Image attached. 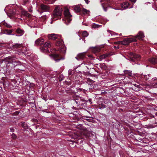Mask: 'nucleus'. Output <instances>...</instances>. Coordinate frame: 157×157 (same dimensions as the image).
<instances>
[{
	"label": "nucleus",
	"mask_w": 157,
	"mask_h": 157,
	"mask_svg": "<svg viewBox=\"0 0 157 157\" xmlns=\"http://www.w3.org/2000/svg\"><path fill=\"white\" fill-rule=\"evenodd\" d=\"M100 26H101V25H97L95 23H93V24H92V25H91L92 27V28H94V29L98 28Z\"/></svg>",
	"instance_id": "obj_25"
},
{
	"label": "nucleus",
	"mask_w": 157,
	"mask_h": 157,
	"mask_svg": "<svg viewBox=\"0 0 157 157\" xmlns=\"http://www.w3.org/2000/svg\"><path fill=\"white\" fill-rule=\"evenodd\" d=\"M120 76H121V75H118V78L120 77Z\"/></svg>",
	"instance_id": "obj_43"
},
{
	"label": "nucleus",
	"mask_w": 157,
	"mask_h": 157,
	"mask_svg": "<svg viewBox=\"0 0 157 157\" xmlns=\"http://www.w3.org/2000/svg\"><path fill=\"white\" fill-rule=\"evenodd\" d=\"M52 22H51V23L52 24Z\"/></svg>",
	"instance_id": "obj_50"
},
{
	"label": "nucleus",
	"mask_w": 157,
	"mask_h": 157,
	"mask_svg": "<svg viewBox=\"0 0 157 157\" xmlns=\"http://www.w3.org/2000/svg\"><path fill=\"white\" fill-rule=\"evenodd\" d=\"M21 14L22 15L27 17H29L30 16V14L27 11L25 10H23L21 12Z\"/></svg>",
	"instance_id": "obj_19"
},
{
	"label": "nucleus",
	"mask_w": 157,
	"mask_h": 157,
	"mask_svg": "<svg viewBox=\"0 0 157 157\" xmlns=\"http://www.w3.org/2000/svg\"><path fill=\"white\" fill-rule=\"evenodd\" d=\"M64 14L65 16V22L67 25H68L72 20V15L70 14L68 9L67 8L64 9Z\"/></svg>",
	"instance_id": "obj_4"
},
{
	"label": "nucleus",
	"mask_w": 157,
	"mask_h": 157,
	"mask_svg": "<svg viewBox=\"0 0 157 157\" xmlns=\"http://www.w3.org/2000/svg\"><path fill=\"white\" fill-rule=\"evenodd\" d=\"M16 32L17 33L19 34V36H21L23 34L24 31L20 28H18L17 29Z\"/></svg>",
	"instance_id": "obj_18"
},
{
	"label": "nucleus",
	"mask_w": 157,
	"mask_h": 157,
	"mask_svg": "<svg viewBox=\"0 0 157 157\" xmlns=\"http://www.w3.org/2000/svg\"><path fill=\"white\" fill-rule=\"evenodd\" d=\"M84 25H85L86 26H87V25H86V24H84Z\"/></svg>",
	"instance_id": "obj_47"
},
{
	"label": "nucleus",
	"mask_w": 157,
	"mask_h": 157,
	"mask_svg": "<svg viewBox=\"0 0 157 157\" xmlns=\"http://www.w3.org/2000/svg\"><path fill=\"white\" fill-rule=\"evenodd\" d=\"M51 56L56 62H59L61 59H63V58H61L59 55L58 54H52L51 55Z\"/></svg>",
	"instance_id": "obj_10"
},
{
	"label": "nucleus",
	"mask_w": 157,
	"mask_h": 157,
	"mask_svg": "<svg viewBox=\"0 0 157 157\" xmlns=\"http://www.w3.org/2000/svg\"><path fill=\"white\" fill-rule=\"evenodd\" d=\"M121 6L123 9H126L127 8H133L132 5L129 6V4L127 2H124L121 4Z\"/></svg>",
	"instance_id": "obj_11"
},
{
	"label": "nucleus",
	"mask_w": 157,
	"mask_h": 157,
	"mask_svg": "<svg viewBox=\"0 0 157 157\" xmlns=\"http://www.w3.org/2000/svg\"><path fill=\"white\" fill-rule=\"evenodd\" d=\"M74 101L76 103L75 105L77 106H78L82 101H84V100L80 97H76L74 99Z\"/></svg>",
	"instance_id": "obj_9"
},
{
	"label": "nucleus",
	"mask_w": 157,
	"mask_h": 157,
	"mask_svg": "<svg viewBox=\"0 0 157 157\" xmlns=\"http://www.w3.org/2000/svg\"><path fill=\"white\" fill-rule=\"evenodd\" d=\"M63 10L59 7H56L53 12V17L52 18L54 20L60 19Z\"/></svg>",
	"instance_id": "obj_2"
},
{
	"label": "nucleus",
	"mask_w": 157,
	"mask_h": 157,
	"mask_svg": "<svg viewBox=\"0 0 157 157\" xmlns=\"http://www.w3.org/2000/svg\"><path fill=\"white\" fill-rule=\"evenodd\" d=\"M121 43V42L120 41H118V44H120Z\"/></svg>",
	"instance_id": "obj_44"
},
{
	"label": "nucleus",
	"mask_w": 157,
	"mask_h": 157,
	"mask_svg": "<svg viewBox=\"0 0 157 157\" xmlns=\"http://www.w3.org/2000/svg\"><path fill=\"white\" fill-rule=\"evenodd\" d=\"M84 25H85L86 26H87V25H86V24H84Z\"/></svg>",
	"instance_id": "obj_48"
},
{
	"label": "nucleus",
	"mask_w": 157,
	"mask_h": 157,
	"mask_svg": "<svg viewBox=\"0 0 157 157\" xmlns=\"http://www.w3.org/2000/svg\"><path fill=\"white\" fill-rule=\"evenodd\" d=\"M41 10L44 12L48 11L49 10V7L48 6L42 4L40 6Z\"/></svg>",
	"instance_id": "obj_14"
},
{
	"label": "nucleus",
	"mask_w": 157,
	"mask_h": 157,
	"mask_svg": "<svg viewBox=\"0 0 157 157\" xmlns=\"http://www.w3.org/2000/svg\"><path fill=\"white\" fill-rule=\"evenodd\" d=\"M124 74L128 75V76L132 77V78H134L133 77V74L132 73V71L130 70H125L124 71Z\"/></svg>",
	"instance_id": "obj_13"
},
{
	"label": "nucleus",
	"mask_w": 157,
	"mask_h": 157,
	"mask_svg": "<svg viewBox=\"0 0 157 157\" xmlns=\"http://www.w3.org/2000/svg\"><path fill=\"white\" fill-rule=\"evenodd\" d=\"M74 10L76 12H80L81 11V10L80 7L78 6H75L74 8Z\"/></svg>",
	"instance_id": "obj_21"
},
{
	"label": "nucleus",
	"mask_w": 157,
	"mask_h": 157,
	"mask_svg": "<svg viewBox=\"0 0 157 157\" xmlns=\"http://www.w3.org/2000/svg\"><path fill=\"white\" fill-rule=\"evenodd\" d=\"M2 62L5 63L7 68H9L10 66V64H12L14 66H16L21 64V62L20 61L15 60V57L14 56L6 57L2 60Z\"/></svg>",
	"instance_id": "obj_1"
},
{
	"label": "nucleus",
	"mask_w": 157,
	"mask_h": 157,
	"mask_svg": "<svg viewBox=\"0 0 157 157\" xmlns=\"http://www.w3.org/2000/svg\"><path fill=\"white\" fill-rule=\"evenodd\" d=\"M149 61L152 64L155 65L157 64V59L154 57L149 58Z\"/></svg>",
	"instance_id": "obj_15"
},
{
	"label": "nucleus",
	"mask_w": 157,
	"mask_h": 157,
	"mask_svg": "<svg viewBox=\"0 0 157 157\" xmlns=\"http://www.w3.org/2000/svg\"><path fill=\"white\" fill-rule=\"evenodd\" d=\"M84 25H85L86 26H87V25H86V24H84Z\"/></svg>",
	"instance_id": "obj_45"
},
{
	"label": "nucleus",
	"mask_w": 157,
	"mask_h": 157,
	"mask_svg": "<svg viewBox=\"0 0 157 157\" xmlns=\"http://www.w3.org/2000/svg\"><path fill=\"white\" fill-rule=\"evenodd\" d=\"M51 44L50 42H45L42 47H41L40 49L42 52H47L48 51V48L51 47Z\"/></svg>",
	"instance_id": "obj_6"
},
{
	"label": "nucleus",
	"mask_w": 157,
	"mask_h": 157,
	"mask_svg": "<svg viewBox=\"0 0 157 157\" xmlns=\"http://www.w3.org/2000/svg\"><path fill=\"white\" fill-rule=\"evenodd\" d=\"M19 112L18 111H17L15 113V115H17L19 114Z\"/></svg>",
	"instance_id": "obj_36"
},
{
	"label": "nucleus",
	"mask_w": 157,
	"mask_h": 157,
	"mask_svg": "<svg viewBox=\"0 0 157 157\" xmlns=\"http://www.w3.org/2000/svg\"><path fill=\"white\" fill-rule=\"evenodd\" d=\"M86 57L85 52H82L78 54L75 58L77 60H80L84 59Z\"/></svg>",
	"instance_id": "obj_8"
},
{
	"label": "nucleus",
	"mask_w": 157,
	"mask_h": 157,
	"mask_svg": "<svg viewBox=\"0 0 157 157\" xmlns=\"http://www.w3.org/2000/svg\"><path fill=\"white\" fill-rule=\"evenodd\" d=\"M22 45L21 44H16L13 46V48L14 50L17 49H20L21 48Z\"/></svg>",
	"instance_id": "obj_17"
},
{
	"label": "nucleus",
	"mask_w": 157,
	"mask_h": 157,
	"mask_svg": "<svg viewBox=\"0 0 157 157\" xmlns=\"http://www.w3.org/2000/svg\"><path fill=\"white\" fill-rule=\"evenodd\" d=\"M130 1H131L132 2L135 3L136 2V0H129Z\"/></svg>",
	"instance_id": "obj_33"
},
{
	"label": "nucleus",
	"mask_w": 157,
	"mask_h": 157,
	"mask_svg": "<svg viewBox=\"0 0 157 157\" xmlns=\"http://www.w3.org/2000/svg\"><path fill=\"white\" fill-rule=\"evenodd\" d=\"M122 79H120V80H122Z\"/></svg>",
	"instance_id": "obj_53"
},
{
	"label": "nucleus",
	"mask_w": 157,
	"mask_h": 157,
	"mask_svg": "<svg viewBox=\"0 0 157 157\" xmlns=\"http://www.w3.org/2000/svg\"><path fill=\"white\" fill-rule=\"evenodd\" d=\"M63 75H61L59 76L58 79L59 81H61L63 79Z\"/></svg>",
	"instance_id": "obj_29"
},
{
	"label": "nucleus",
	"mask_w": 157,
	"mask_h": 157,
	"mask_svg": "<svg viewBox=\"0 0 157 157\" xmlns=\"http://www.w3.org/2000/svg\"><path fill=\"white\" fill-rule=\"evenodd\" d=\"M2 24L8 28H10L12 27L11 25L7 24L5 21H3L2 23Z\"/></svg>",
	"instance_id": "obj_23"
},
{
	"label": "nucleus",
	"mask_w": 157,
	"mask_h": 157,
	"mask_svg": "<svg viewBox=\"0 0 157 157\" xmlns=\"http://www.w3.org/2000/svg\"><path fill=\"white\" fill-rule=\"evenodd\" d=\"M102 7H103V9H104V11H107V8H105L104 7V6H103V4H102Z\"/></svg>",
	"instance_id": "obj_32"
},
{
	"label": "nucleus",
	"mask_w": 157,
	"mask_h": 157,
	"mask_svg": "<svg viewBox=\"0 0 157 157\" xmlns=\"http://www.w3.org/2000/svg\"><path fill=\"white\" fill-rule=\"evenodd\" d=\"M121 35V34H120V35Z\"/></svg>",
	"instance_id": "obj_52"
},
{
	"label": "nucleus",
	"mask_w": 157,
	"mask_h": 157,
	"mask_svg": "<svg viewBox=\"0 0 157 157\" xmlns=\"http://www.w3.org/2000/svg\"><path fill=\"white\" fill-rule=\"evenodd\" d=\"M108 32H110V31H109V30H108Z\"/></svg>",
	"instance_id": "obj_51"
},
{
	"label": "nucleus",
	"mask_w": 157,
	"mask_h": 157,
	"mask_svg": "<svg viewBox=\"0 0 157 157\" xmlns=\"http://www.w3.org/2000/svg\"><path fill=\"white\" fill-rule=\"evenodd\" d=\"M125 90L123 88L121 87H118V91L121 94H123L125 92Z\"/></svg>",
	"instance_id": "obj_26"
},
{
	"label": "nucleus",
	"mask_w": 157,
	"mask_h": 157,
	"mask_svg": "<svg viewBox=\"0 0 157 157\" xmlns=\"http://www.w3.org/2000/svg\"><path fill=\"white\" fill-rule=\"evenodd\" d=\"M48 38L50 39L54 40H56L57 39L59 40L60 38H61V36L57 34H52L48 35Z\"/></svg>",
	"instance_id": "obj_7"
},
{
	"label": "nucleus",
	"mask_w": 157,
	"mask_h": 157,
	"mask_svg": "<svg viewBox=\"0 0 157 157\" xmlns=\"http://www.w3.org/2000/svg\"><path fill=\"white\" fill-rule=\"evenodd\" d=\"M84 25H85L86 26H87V25H86V24H84Z\"/></svg>",
	"instance_id": "obj_49"
},
{
	"label": "nucleus",
	"mask_w": 157,
	"mask_h": 157,
	"mask_svg": "<svg viewBox=\"0 0 157 157\" xmlns=\"http://www.w3.org/2000/svg\"><path fill=\"white\" fill-rule=\"evenodd\" d=\"M88 101L90 102V103L91 104L92 103L91 102V99H90L88 100Z\"/></svg>",
	"instance_id": "obj_38"
},
{
	"label": "nucleus",
	"mask_w": 157,
	"mask_h": 157,
	"mask_svg": "<svg viewBox=\"0 0 157 157\" xmlns=\"http://www.w3.org/2000/svg\"><path fill=\"white\" fill-rule=\"evenodd\" d=\"M81 11L84 14L87 13L88 12H89L88 10H87L85 9H82Z\"/></svg>",
	"instance_id": "obj_27"
},
{
	"label": "nucleus",
	"mask_w": 157,
	"mask_h": 157,
	"mask_svg": "<svg viewBox=\"0 0 157 157\" xmlns=\"http://www.w3.org/2000/svg\"><path fill=\"white\" fill-rule=\"evenodd\" d=\"M133 85H134L136 87H138V85H136V84H134Z\"/></svg>",
	"instance_id": "obj_39"
},
{
	"label": "nucleus",
	"mask_w": 157,
	"mask_h": 157,
	"mask_svg": "<svg viewBox=\"0 0 157 157\" xmlns=\"http://www.w3.org/2000/svg\"><path fill=\"white\" fill-rule=\"evenodd\" d=\"M12 14H13V15H14V14H15V13L14 12H13L12 13Z\"/></svg>",
	"instance_id": "obj_40"
},
{
	"label": "nucleus",
	"mask_w": 157,
	"mask_h": 157,
	"mask_svg": "<svg viewBox=\"0 0 157 157\" xmlns=\"http://www.w3.org/2000/svg\"><path fill=\"white\" fill-rule=\"evenodd\" d=\"M86 2L87 4H88L89 3V0H84Z\"/></svg>",
	"instance_id": "obj_34"
},
{
	"label": "nucleus",
	"mask_w": 157,
	"mask_h": 157,
	"mask_svg": "<svg viewBox=\"0 0 157 157\" xmlns=\"http://www.w3.org/2000/svg\"><path fill=\"white\" fill-rule=\"evenodd\" d=\"M105 106L104 105H101V106L99 108L100 109H103L105 108Z\"/></svg>",
	"instance_id": "obj_30"
},
{
	"label": "nucleus",
	"mask_w": 157,
	"mask_h": 157,
	"mask_svg": "<svg viewBox=\"0 0 157 157\" xmlns=\"http://www.w3.org/2000/svg\"><path fill=\"white\" fill-rule=\"evenodd\" d=\"M71 70H69V71H68V74L69 75H71Z\"/></svg>",
	"instance_id": "obj_35"
},
{
	"label": "nucleus",
	"mask_w": 157,
	"mask_h": 157,
	"mask_svg": "<svg viewBox=\"0 0 157 157\" xmlns=\"http://www.w3.org/2000/svg\"><path fill=\"white\" fill-rule=\"evenodd\" d=\"M58 40H59L57 41L56 44V45L57 46H61V47L62 48L63 46V41L60 38Z\"/></svg>",
	"instance_id": "obj_16"
},
{
	"label": "nucleus",
	"mask_w": 157,
	"mask_h": 157,
	"mask_svg": "<svg viewBox=\"0 0 157 157\" xmlns=\"http://www.w3.org/2000/svg\"><path fill=\"white\" fill-rule=\"evenodd\" d=\"M13 30H7L6 29L4 30V33L5 34H8V35H10L11 33L13 32Z\"/></svg>",
	"instance_id": "obj_22"
},
{
	"label": "nucleus",
	"mask_w": 157,
	"mask_h": 157,
	"mask_svg": "<svg viewBox=\"0 0 157 157\" xmlns=\"http://www.w3.org/2000/svg\"><path fill=\"white\" fill-rule=\"evenodd\" d=\"M88 35L89 33L86 31H84L82 33V35L83 37H86Z\"/></svg>",
	"instance_id": "obj_24"
},
{
	"label": "nucleus",
	"mask_w": 157,
	"mask_h": 157,
	"mask_svg": "<svg viewBox=\"0 0 157 157\" xmlns=\"http://www.w3.org/2000/svg\"><path fill=\"white\" fill-rule=\"evenodd\" d=\"M109 56H110L109 54H104L101 55L100 56V59H104L106 58V57H108Z\"/></svg>",
	"instance_id": "obj_20"
},
{
	"label": "nucleus",
	"mask_w": 157,
	"mask_h": 157,
	"mask_svg": "<svg viewBox=\"0 0 157 157\" xmlns=\"http://www.w3.org/2000/svg\"><path fill=\"white\" fill-rule=\"evenodd\" d=\"M128 56L130 59V61H135V60H139L140 59V56L138 55L134 54L132 52H130L128 55Z\"/></svg>",
	"instance_id": "obj_5"
},
{
	"label": "nucleus",
	"mask_w": 157,
	"mask_h": 157,
	"mask_svg": "<svg viewBox=\"0 0 157 157\" xmlns=\"http://www.w3.org/2000/svg\"><path fill=\"white\" fill-rule=\"evenodd\" d=\"M23 2H24V4H25L28 2V0H23Z\"/></svg>",
	"instance_id": "obj_37"
},
{
	"label": "nucleus",
	"mask_w": 157,
	"mask_h": 157,
	"mask_svg": "<svg viewBox=\"0 0 157 157\" xmlns=\"http://www.w3.org/2000/svg\"><path fill=\"white\" fill-rule=\"evenodd\" d=\"M84 25H85L86 26H87V25H86V24H84Z\"/></svg>",
	"instance_id": "obj_46"
},
{
	"label": "nucleus",
	"mask_w": 157,
	"mask_h": 157,
	"mask_svg": "<svg viewBox=\"0 0 157 157\" xmlns=\"http://www.w3.org/2000/svg\"><path fill=\"white\" fill-rule=\"evenodd\" d=\"M100 51V49L98 48H94L93 50V51L95 53L98 52H99Z\"/></svg>",
	"instance_id": "obj_28"
},
{
	"label": "nucleus",
	"mask_w": 157,
	"mask_h": 157,
	"mask_svg": "<svg viewBox=\"0 0 157 157\" xmlns=\"http://www.w3.org/2000/svg\"><path fill=\"white\" fill-rule=\"evenodd\" d=\"M44 40L42 38H40L35 41V44L36 45H41L44 43Z\"/></svg>",
	"instance_id": "obj_12"
},
{
	"label": "nucleus",
	"mask_w": 157,
	"mask_h": 157,
	"mask_svg": "<svg viewBox=\"0 0 157 157\" xmlns=\"http://www.w3.org/2000/svg\"><path fill=\"white\" fill-rule=\"evenodd\" d=\"M114 48H115V49H117V47H116V46H114Z\"/></svg>",
	"instance_id": "obj_42"
},
{
	"label": "nucleus",
	"mask_w": 157,
	"mask_h": 157,
	"mask_svg": "<svg viewBox=\"0 0 157 157\" xmlns=\"http://www.w3.org/2000/svg\"><path fill=\"white\" fill-rule=\"evenodd\" d=\"M12 136L13 139L16 138L17 137L16 135L14 133H13L12 134Z\"/></svg>",
	"instance_id": "obj_31"
},
{
	"label": "nucleus",
	"mask_w": 157,
	"mask_h": 157,
	"mask_svg": "<svg viewBox=\"0 0 157 157\" xmlns=\"http://www.w3.org/2000/svg\"><path fill=\"white\" fill-rule=\"evenodd\" d=\"M32 10H31V9H30V10H29V11L30 12V13L32 12Z\"/></svg>",
	"instance_id": "obj_41"
},
{
	"label": "nucleus",
	"mask_w": 157,
	"mask_h": 157,
	"mask_svg": "<svg viewBox=\"0 0 157 157\" xmlns=\"http://www.w3.org/2000/svg\"><path fill=\"white\" fill-rule=\"evenodd\" d=\"M144 36L143 33L142 32H139L136 36L134 38H129L125 39V40L126 41V44H128L130 42L136 41V38L142 40L143 38L144 37Z\"/></svg>",
	"instance_id": "obj_3"
}]
</instances>
